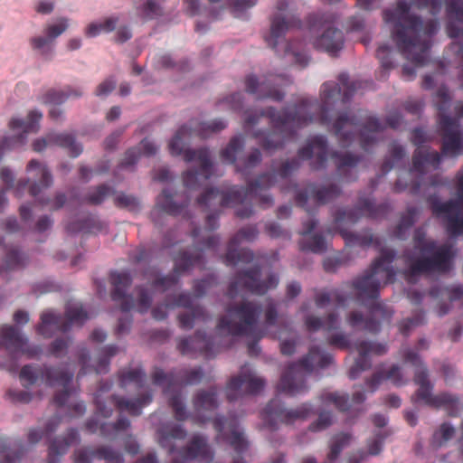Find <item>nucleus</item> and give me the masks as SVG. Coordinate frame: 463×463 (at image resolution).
Here are the masks:
<instances>
[{"label":"nucleus","mask_w":463,"mask_h":463,"mask_svg":"<svg viewBox=\"0 0 463 463\" xmlns=\"http://www.w3.org/2000/svg\"><path fill=\"white\" fill-rule=\"evenodd\" d=\"M356 88L354 82H349L346 73L338 76V82L327 81L321 87V103L315 99H302L293 109L286 108L281 111L269 107L260 111L246 110L244 129L256 125L262 117L268 118L273 131L258 130L253 137L259 139L261 147L269 152L280 149L288 139L293 138L298 130L313 122L328 127L331 119L329 111L338 101L349 102Z\"/></svg>","instance_id":"1"},{"label":"nucleus","mask_w":463,"mask_h":463,"mask_svg":"<svg viewBox=\"0 0 463 463\" xmlns=\"http://www.w3.org/2000/svg\"><path fill=\"white\" fill-rule=\"evenodd\" d=\"M430 0H411L407 3L398 0L394 9L383 12L385 23L392 24V37L400 52L416 66L427 63L431 47V39L437 33L439 23L436 19L423 20L411 13V6L418 9L429 7Z\"/></svg>","instance_id":"2"},{"label":"nucleus","mask_w":463,"mask_h":463,"mask_svg":"<svg viewBox=\"0 0 463 463\" xmlns=\"http://www.w3.org/2000/svg\"><path fill=\"white\" fill-rule=\"evenodd\" d=\"M300 167L298 158L288 159L281 164L277 172L264 173L258 176L255 181L249 182L246 187L232 185L226 190L217 188L207 189L198 199L200 206L210 208L216 204L222 207H233L244 202L248 195L258 198L259 205L262 209H268L274 203L270 194L261 192L272 187L276 183V175L282 179L288 178Z\"/></svg>","instance_id":"3"},{"label":"nucleus","mask_w":463,"mask_h":463,"mask_svg":"<svg viewBox=\"0 0 463 463\" xmlns=\"http://www.w3.org/2000/svg\"><path fill=\"white\" fill-rule=\"evenodd\" d=\"M227 124L222 119H214L210 122H193L192 127L182 126L170 140L168 147L173 156L184 155L185 162L196 161L200 164L199 170H188L183 175L184 185L188 189H196L201 185V180L206 182L213 174V163L210 152L206 147L199 149H184V137L195 135L206 138L210 135L224 129Z\"/></svg>","instance_id":"4"},{"label":"nucleus","mask_w":463,"mask_h":463,"mask_svg":"<svg viewBox=\"0 0 463 463\" xmlns=\"http://www.w3.org/2000/svg\"><path fill=\"white\" fill-rule=\"evenodd\" d=\"M225 311L226 315L219 318L217 329L232 336L252 337L254 340L248 344V353L250 356H257L260 352L258 341L264 336V332L257 326L260 306L245 300L229 305Z\"/></svg>","instance_id":"5"},{"label":"nucleus","mask_w":463,"mask_h":463,"mask_svg":"<svg viewBox=\"0 0 463 463\" xmlns=\"http://www.w3.org/2000/svg\"><path fill=\"white\" fill-rule=\"evenodd\" d=\"M300 159L310 160L313 170H322L326 167L328 157L333 161L339 178L344 182H354L357 179L356 166L362 156L350 152L328 151V143L325 136L317 135L308 139L307 145L298 149Z\"/></svg>","instance_id":"6"},{"label":"nucleus","mask_w":463,"mask_h":463,"mask_svg":"<svg viewBox=\"0 0 463 463\" xmlns=\"http://www.w3.org/2000/svg\"><path fill=\"white\" fill-rule=\"evenodd\" d=\"M156 435L160 447L170 455H175L171 463H188L195 459L208 463L213 458L207 438L200 433L192 435L184 446L177 449L174 440H184L187 437V430L179 424H165L157 430Z\"/></svg>","instance_id":"7"},{"label":"nucleus","mask_w":463,"mask_h":463,"mask_svg":"<svg viewBox=\"0 0 463 463\" xmlns=\"http://www.w3.org/2000/svg\"><path fill=\"white\" fill-rule=\"evenodd\" d=\"M391 210L389 203L375 204L373 200L367 197L360 196L355 206L349 210H340L335 217V226L349 246L368 247L378 245L380 241L377 238L369 232L355 233L345 228V224L354 225L362 217L365 216L371 219H380L385 217Z\"/></svg>","instance_id":"8"},{"label":"nucleus","mask_w":463,"mask_h":463,"mask_svg":"<svg viewBox=\"0 0 463 463\" xmlns=\"http://www.w3.org/2000/svg\"><path fill=\"white\" fill-rule=\"evenodd\" d=\"M358 114L340 113L330 130L343 147H348L359 131L360 146L363 150L369 152L378 142V135L383 131L384 126L375 117H364L362 110Z\"/></svg>","instance_id":"9"},{"label":"nucleus","mask_w":463,"mask_h":463,"mask_svg":"<svg viewBox=\"0 0 463 463\" xmlns=\"http://www.w3.org/2000/svg\"><path fill=\"white\" fill-rule=\"evenodd\" d=\"M396 252L393 250H383L381 255L364 273L354 279L349 286L354 290L356 299L366 306L369 300L379 297L381 283H393L396 271L392 267Z\"/></svg>","instance_id":"10"},{"label":"nucleus","mask_w":463,"mask_h":463,"mask_svg":"<svg viewBox=\"0 0 463 463\" xmlns=\"http://www.w3.org/2000/svg\"><path fill=\"white\" fill-rule=\"evenodd\" d=\"M332 362L330 354L320 351L317 346L310 347L307 355L287 367L277 385L278 392L296 396L307 392V376L316 368L324 369Z\"/></svg>","instance_id":"11"},{"label":"nucleus","mask_w":463,"mask_h":463,"mask_svg":"<svg viewBox=\"0 0 463 463\" xmlns=\"http://www.w3.org/2000/svg\"><path fill=\"white\" fill-rule=\"evenodd\" d=\"M404 363L415 367L414 383L419 385L415 392V401H421L424 404L436 409L443 408L450 416H456L459 411V399L448 392L438 395L432 394L433 385L429 380L428 369L424 365L418 353L410 348L401 350Z\"/></svg>","instance_id":"12"},{"label":"nucleus","mask_w":463,"mask_h":463,"mask_svg":"<svg viewBox=\"0 0 463 463\" xmlns=\"http://www.w3.org/2000/svg\"><path fill=\"white\" fill-rule=\"evenodd\" d=\"M450 95L446 86L436 92L435 105L439 110V131L441 137L440 156L457 158L463 156V129L458 118L446 115L450 106Z\"/></svg>","instance_id":"13"},{"label":"nucleus","mask_w":463,"mask_h":463,"mask_svg":"<svg viewBox=\"0 0 463 463\" xmlns=\"http://www.w3.org/2000/svg\"><path fill=\"white\" fill-rule=\"evenodd\" d=\"M454 257L453 247L448 243L437 245L430 253H421L419 256L410 253L406 255L404 279L408 283L415 284L422 275L448 273L452 268Z\"/></svg>","instance_id":"14"},{"label":"nucleus","mask_w":463,"mask_h":463,"mask_svg":"<svg viewBox=\"0 0 463 463\" xmlns=\"http://www.w3.org/2000/svg\"><path fill=\"white\" fill-rule=\"evenodd\" d=\"M454 199L442 202L437 194L428 196L432 215L440 220L450 237L463 235V165L455 175Z\"/></svg>","instance_id":"15"},{"label":"nucleus","mask_w":463,"mask_h":463,"mask_svg":"<svg viewBox=\"0 0 463 463\" xmlns=\"http://www.w3.org/2000/svg\"><path fill=\"white\" fill-rule=\"evenodd\" d=\"M200 233L201 228L196 227L193 229L191 235L194 238V242L201 245L202 248L196 250L194 254L186 250L179 251L173 257V273L156 279L151 284L152 287L155 288H161L163 291H165L175 286L179 281L180 276L184 272L189 271L195 266L201 268L204 266L203 250H215L219 244L220 238L219 236L213 235L201 241L199 239Z\"/></svg>","instance_id":"16"},{"label":"nucleus","mask_w":463,"mask_h":463,"mask_svg":"<svg viewBox=\"0 0 463 463\" xmlns=\"http://www.w3.org/2000/svg\"><path fill=\"white\" fill-rule=\"evenodd\" d=\"M288 7V0H278L277 13L270 16V29L269 32L264 36V40L272 50L279 52V44L283 45L284 55L291 54L293 61L302 68L308 63V57L293 49L292 43L285 40L287 32L294 27H299L301 21L298 17L293 14H287L285 12Z\"/></svg>","instance_id":"17"},{"label":"nucleus","mask_w":463,"mask_h":463,"mask_svg":"<svg viewBox=\"0 0 463 463\" xmlns=\"http://www.w3.org/2000/svg\"><path fill=\"white\" fill-rule=\"evenodd\" d=\"M74 373L70 372L62 366H52L43 364H26L22 367L19 378L24 387L28 388L41 379L47 386H61L62 391L56 392L53 397V403L58 407L66 404L70 395V384L73 379Z\"/></svg>","instance_id":"18"},{"label":"nucleus","mask_w":463,"mask_h":463,"mask_svg":"<svg viewBox=\"0 0 463 463\" xmlns=\"http://www.w3.org/2000/svg\"><path fill=\"white\" fill-rule=\"evenodd\" d=\"M168 404L176 420L184 421L190 419L194 423L202 425L210 420V416L206 413L214 411L219 406L218 389L212 386L207 390L197 391L192 400V413H188L179 390L169 396Z\"/></svg>","instance_id":"19"},{"label":"nucleus","mask_w":463,"mask_h":463,"mask_svg":"<svg viewBox=\"0 0 463 463\" xmlns=\"http://www.w3.org/2000/svg\"><path fill=\"white\" fill-rule=\"evenodd\" d=\"M4 346L10 353V359L0 363V366L11 373H15L19 364L17 357L25 355L27 358H34L41 354L42 348L39 345H29L28 339L20 330L10 325L0 327V347Z\"/></svg>","instance_id":"20"},{"label":"nucleus","mask_w":463,"mask_h":463,"mask_svg":"<svg viewBox=\"0 0 463 463\" xmlns=\"http://www.w3.org/2000/svg\"><path fill=\"white\" fill-rule=\"evenodd\" d=\"M89 318V314L81 304L70 303L65 309V317L52 311L43 312L36 330L39 335L51 337L56 332H67L71 326H82Z\"/></svg>","instance_id":"21"},{"label":"nucleus","mask_w":463,"mask_h":463,"mask_svg":"<svg viewBox=\"0 0 463 463\" xmlns=\"http://www.w3.org/2000/svg\"><path fill=\"white\" fill-rule=\"evenodd\" d=\"M260 268H253L238 271L231 281L226 295L233 299L241 289L249 291L254 295L262 296L269 289L276 288L279 285V276L270 273L265 280H260Z\"/></svg>","instance_id":"22"},{"label":"nucleus","mask_w":463,"mask_h":463,"mask_svg":"<svg viewBox=\"0 0 463 463\" xmlns=\"http://www.w3.org/2000/svg\"><path fill=\"white\" fill-rule=\"evenodd\" d=\"M203 377L201 367L174 369L168 373L156 367L152 373L153 383L163 386L164 393L170 396L177 392L174 390L175 387L198 384Z\"/></svg>","instance_id":"23"},{"label":"nucleus","mask_w":463,"mask_h":463,"mask_svg":"<svg viewBox=\"0 0 463 463\" xmlns=\"http://www.w3.org/2000/svg\"><path fill=\"white\" fill-rule=\"evenodd\" d=\"M411 140L418 147L412 156V167L405 174L411 175L412 172H416L422 176L429 169H439L441 164L439 153L429 146H422V144L428 141L426 132L420 128H414Z\"/></svg>","instance_id":"24"},{"label":"nucleus","mask_w":463,"mask_h":463,"mask_svg":"<svg viewBox=\"0 0 463 463\" xmlns=\"http://www.w3.org/2000/svg\"><path fill=\"white\" fill-rule=\"evenodd\" d=\"M312 412V406L303 403L294 410H288L278 398L272 399L261 412L262 420L270 430H276L278 423L292 424L298 420L307 419Z\"/></svg>","instance_id":"25"},{"label":"nucleus","mask_w":463,"mask_h":463,"mask_svg":"<svg viewBox=\"0 0 463 463\" xmlns=\"http://www.w3.org/2000/svg\"><path fill=\"white\" fill-rule=\"evenodd\" d=\"M213 427L217 431V439L228 443L239 455L233 458L232 463H246L241 455L248 449L249 442L240 430L238 420L218 416L213 420Z\"/></svg>","instance_id":"26"},{"label":"nucleus","mask_w":463,"mask_h":463,"mask_svg":"<svg viewBox=\"0 0 463 463\" xmlns=\"http://www.w3.org/2000/svg\"><path fill=\"white\" fill-rule=\"evenodd\" d=\"M244 140L239 135L233 137L227 146L221 151V158L223 162L228 164H235L236 171L241 173L244 177H247L250 171L257 166L262 159L260 151L258 148L253 149L249 156L243 159H240L237 163V155L243 150Z\"/></svg>","instance_id":"27"},{"label":"nucleus","mask_w":463,"mask_h":463,"mask_svg":"<svg viewBox=\"0 0 463 463\" xmlns=\"http://www.w3.org/2000/svg\"><path fill=\"white\" fill-rule=\"evenodd\" d=\"M446 13L449 18L446 30L450 38L463 39V0H445ZM451 49L461 68L460 80L463 87V43H453Z\"/></svg>","instance_id":"28"},{"label":"nucleus","mask_w":463,"mask_h":463,"mask_svg":"<svg viewBox=\"0 0 463 463\" xmlns=\"http://www.w3.org/2000/svg\"><path fill=\"white\" fill-rule=\"evenodd\" d=\"M258 234L259 231L256 225H248L240 229L228 243L227 252L223 259L224 263L227 266H234L240 262H251L254 258L253 252L249 249L237 250V246L241 241H253Z\"/></svg>","instance_id":"29"},{"label":"nucleus","mask_w":463,"mask_h":463,"mask_svg":"<svg viewBox=\"0 0 463 463\" xmlns=\"http://www.w3.org/2000/svg\"><path fill=\"white\" fill-rule=\"evenodd\" d=\"M152 402L151 392H146L140 394L134 400H129L118 395H112L110 397L109 405L114 404L118 410L121 411H128L132 416H138L141 414V410L144 406L149 404ZM95 403L97 413L103 418H109L112 415L111 406H107L105 402L99 400V394L95 397Z\"/></svg>","instance_id":"30"},{"label":"nucleus","mask_w":463,"mask_h":463,"mask_svg":"<svg viewBox=\"0 0 463 463\" xmlns=\"http://www.w3.org/2000/svg\"><path fill=\"white\" fill-rule=\"evenodd\" d=\"M288 80L283 75H269L263 80H260L255 75L250 74L245 78V89L257 99H270L275 101L283 99L285 94L278 87L281 82Z\"/></svg>","instance_id":"31"},{"label":"nucleus","mask_w":463,"mask_h":463,"mask_svg":"<svg viewBox=\"0 0 463 463\" xmlns=\"http://www.w3.org/2000/svg\"><path fill=\"white\" fill-rule=\"evenodd\" d=\"M265 385L262 378L257 377L253 373L243 367L241 372L232 377L226 385V398L228 401H236L243 395L259 393Z\"/></svg>","instance_id":"32"},{"label":"nucleus","mask_w":463,"mask_h":463,"mask_svg":"<svg viewBox=\"0 0 463 463\" xmlns=\"http://www.w3.org/2000/svg\"><path fill=\"white\" fill-rule=\"evenodd\" d=\"M169 303L174 307L189 309V311L180 313L177 316L179 327L184 330H191L195 322L206 323L211 319V316L204 307L192 305V298L189 293H180L174 298L173 302Z\"/></svg>","instance_id":"33"},{"label":"nucleus","mask_w":463,"mask_h":463,"mask_svg":"<svg viewBox=\"0 0 463 463\" xmlns=\"http://www.w3.org/2000/svg\"><path fill=\"white\" fill-rule=\"evenodd\" d=\"M341 188L337 184L317 187L315 184H309L305 190L298 191L295 200L298 206L310 213L307 204L309 200L317 206L326 204L337 198L341 194Z\"/></svg>","instance_id":"34"},{"label":"nucleus","mask_w":463,"mask_h":463,"mask_svg":"<svg viewBox=\"0 0 463 463\" xmlns=\"http://www.w3.org/2000/svg\"><path fill=\"white\" fill-rule=\"evenodd\" d=\"M355 349L358 352V357L348 373L349 378L352 380L358 378L363 372L371 368V355H383L386 354L387 345L383 343L364 340L356 343Z\"/></svg>","instance_id":"35"},{"label":"nucleus","mask_w":463,"mask_h":463,"mask_svg":"<svg viewBox=\"0 0 463 463\" xmlns=\"http://www.w3.org/2000/svg\"><path fill=\"white\" fill-rule=\"evenodd\" d=\"M118 352V347L115 345H109L102 348L100 355L94 366L89 364L90 356L89 351L82 347L79 350L78 358L81 368L79 372L78 377H80L88 373L95 372L96 373H106L109 372L110 358Z\"/></svg>","instance_id":"36"},{"label":"nucleus","mask_w":463,"mask_h":463,"mask_svg":"<svg viewBox=\"0 0 463 463\" xmlns=\"http://www.w3.org/2000/svg\"><path fill=\"white\" fill-rule=\"evenodd\" d=\"M110 283L113 287L111 298L114 301H120V309L128 312L134 307V299L131 295H126L127 289L132 283V277L128 271H112L110 273Z\"/></svg>","instance_id":"37"},{"label":"nucleus","mask_w":463,"mask_h":463,"mask_svg":"<svg viewBox=\"0 0 463 463\" xmlns=\"http://www.w3.org/2000/svg\"><path fill=\"white\" fill-rule=\"evenodd\" d=\"M213 347L212 339L201 330H197L191 337L179 339L177 343V349L183 355L198 353L206 358H210L213 354Z\"/></svg>","instance_id":"38"},{"label":"nucleus","mask_w":463,"mask_h":463,"mask_svg":"<svg viewBox=\"0 0 463 463\" xmlns=\"http://www.w3.org/2000/svg\"><path fill=\"white\" fill-rule=\"evenodd\" d=\"M49 145L68 149L71 157H78L82 153V146L75 141L72 135L67 133L49 134L46 138L36 139L33 143V148L35 152H42Z\"/></svg>","instance_id":"39"},{"label":"nucleus","mask_w":463,"mask_h":463,"mask_svg":"<svg viewBox=\"0 0 463 463\" xmlns=\"http://www.w3.org/2000/svg\"><path fill=\"white\" fill-rule=\"evenodd\" d=\"M365 399L364 391H355L351 400L347 394L338 392H325L321 395L323 403H332L340 411H361L358 407L363 405Z\"/></svg>","instance_id":"40"},{"label":"nucleus","mask_w":463,"mask_h":463,"mask_svg":"<svg viewBox=\"0 0 463 463\" xmlns=\"http://www.w3.org/2000/svg\"><path fill=\"white\" fill-rule=\"evenodd\" d=\"M381 310L382 305L375 303L367 317H364L360 311H351L346 316V322L354 330H363L375 334L380 330V322L374 317V314Z\"/></svg>","instance_id":"41"},{"label":"nucleus","mask_w":463,"mask_h":463,"mask_svg":"<svg viewBox=\"0 0 463 463\" xmlns=\"http://www.w3.org/2000/svg\"><path fill=\"white\" fill-rule=\"evenodd\" d=\"M80 442V435L76 429H69L63 437L53 439L48 448V463H61V458L69 449Z\"/></svg>","instance_id":"42"},{"label":"nucleus","mask_w":463,"mask_h":463,"mask_svg":"<svg viewBox=\"0 0 463 463\" xmlns=\"http://www.w3.org/2000/svg\"><path fill=\"white\" fill-rule=\"evenodd\" d=\"M344 43L345 38L343 32L332 27L326 28V30L313 42V45L316 49L323 50L331 56H336L343 49Z\"/></svg>","instance_id":"43"},{"label":"nucleus","mask_w":463,"mask_h":463,"mask_svg":"<svg viewBox=\"0 0 463 463\" xmlns=\"http://www.w3.org/2000/svg\"><path fill=\"white\" fill-rule=\"evenodd\" d=\"M27 171H36L37 175H40L39 182H34L29 186V193L32 196L36 197L43 189H46L52 184V175L51 172L38 160L32 159L28 163Z\"/></svg>","instance_id":"44"},{"label":"nucleus","mask_w":463,"mask_h":463,"mask_svg":"<svg viewBox=\"0 0 463 463\" xmlns=\"http://www.w3.org/2000/svg\"><path fill=\"white\" fill-rule=\"evenodd\" d=\"M157 151V146L147 138L143 139L137 147L129 148L120 163L121 168H128L133 166L141 154L150 156H154Z\"/></svg>","instance_id":"45"},{"label":"nucleus","mask_w":463,"mask_h":463,"mask_svg":"<svg viewBox=\"0 0 463 463\" xmlns=\"http://www.w3.org/2000/svg\"><path fill=\"white\" fill-rule=\"evenodd\" d=\"M115 190L108 184H100L90 187L87 194L82 196H77L80 204L99 205L109 196L114 195Z\"/></svg>","instance_id":"46"},{"label":"nucleus","mask_w":463,"mask_h":463,"mask_svg":"<svg viewBox=\"0 0 463 463\" xmlns=\"http://www.w3.org/2000/svg\"><path fill=\"white\" fill-rule=\"evenodd\" d=\"M305 325L309 332H316L323 328L325 331H332L338 328V316L335 313L327 315L325 320L316 316H307Z\"/></svg>","instance_id":"47"},{"label":"nucleus","mask_w":463,"mask_h":463,"mask_svg":"<svg viewBox=\"0 0 463 463\" xmlns=\"http://www.w3.org/2000/svg\"><path fill=\"white\" fill-rule=\"evenodd\" d=\"M28 261V257L16 247L5 249L4 264L0 267V274L3 271L14 270L24 268Z\"/></svg>","instance_id":"48"},{"label":"nucleus","mask_w":463,"mask_h":463,"mask_svg":"<svg viewBox=\"0 0 463 463\" xmlns=\"http://www.w3.org/2000/svg\"><path fill=\"white\" fill-rule=\"evenodd\" d=\"M82 91L80 89H72L66 87L64 90H58L55 89L48 90L45 94L41 98L42 102L44 104L61 105L65 102L70 97H80Z\"/></svg>","instance_id":"49"},{"label":"nucleus","mask_w":463,"mask_h":463,"mask_svg":"<svg viewBox=\"0 0 463 463\" xmlns=\"http://www.w3.org/2000/svg\"><path fill=\"white\" fill-rule=\"evenodd\" d=\"M284 334L289 335L290 337L288 339H283L280 342V352L284 355H292L296 351L299 336L297 332L293 330L291 324L288 322L279 324V338H281Z\"/></svg>","instance_id":"50"},{"label":"nucleus","mask_w":463,"mask_h":463,"mask_svg":"<svg viewBox=\"0 0 463 463\" xmlns=\"http://www.w3.org/2000/svg\"><path fill=\"white\" fill-rule=\"evenodd\" d=\"M352 440L349 433L340 432L332 437L329 444V452L325 463H335L342 450L347 447Z\"/></svg>","instance_id":"51"},{"label":"nucleus","mask_w":463,"mask_h":463,"mask_svg":"<svg viewBox=\"0 0 463 463\" xmlns=\"http://www.w3.org/2000/svg\"><path fill=\"white\" fill-rule=\"evenodd\" d=\"M188 204L185 201L183 204H178L173 200V194L167 190L164 189L162 194L157 197L156 207L162 212L170 215L176 216L180 214L184 207Z\"/></svg>","instance_id":"52"},{"label":"nucleus","mask_w":463,"mask_h":463,"mask_svg":"<svg viewBox=\"0 0 463 463\" xmlns=\"http://www.w3.org/2000/svg\"><path fill=\"white\" fill-rule=\"evenodd\" d=\"M210 4L222 2V0H208ZM257 0H223L222 10L227 8L234 17L241 18L245 12L257 5Z\"/></svg>","instance_id":"53"},{"label":"nucleus","mask_w":463,"mask_h":463,"mask_svg":"<svg viewBox=\"0 0 463 463\" xmlns=\"http://www.w3.org/2000/svg\"><path fill=\"white\" fill-rule=\"evenodd\" d=\"M118 381L121 388L134 383L137 389H141L146 381V373L142 368L124 370L119 373Z\"/></svg>","instance_id":"54"},{"label":"nucleus","mask_w":463,"mask_h":463,"mask_svg":"<svg viewBox=\"0 0 463 463\" xmlns=\"http://www.w3.org/2000/svg\"><path fill=\"white\" fill-rule=\"evenodd\" d=\"M24 454L21 444H7L5 439H0V463H15Z\"/></svg>","instance_id":"55"},{"label":"nucleus","mask_w":463,"mask_h":463,"mask_svg":"<svg viewBox=\"0 0 463 463\" xmlns=\"http://www.w3.org/2000/svg\"><path fill=\"white\" fill-rule=\"evenodd\" d=\"M414 249L420 253H430L437 248V241L433 239H427V232L423 227H418L413 233Z\"/></svg>","instance_id":"56"},{"label":"nucleus","mask_w":463,"mask_h":463,"mask_svg":"<svg viewBox=\"0 0 463 463\" xmlns=\"http://www.w3.org/2000/svg\"><path fill=\"white\" fill-rule=\"evenodd\" d=\"M118 22V17L109 16L103 21L90 24L86 30L85 34L88 37H96L101 33H110L115 30Z\"/></svg>","instance_id":"57"},{"label":"nucleus","mask_w":463,"mask_h":463,"mask_svg":"<svg viewBox=\"0 0 463 463\" xmlns=\"http://www.w3.org/2000/svg\"><path fill=\"white\" fill-rule=\"evenodd\" d=\"M347 298L338 289H334L330 292H318L315 297V303L317 307H324L330 304L332 301L337 307H344L346 303Z\"/></svg>","instance_id":"58"},{"label":"nucleus","mask_w":463,"mask_h":463,"mask_svg":"<svg viewBox=\"0 0 463 463\" xmlns=\"http://www.w3.org/2000/svg\"><path fill=\"white\" fill-rule=\"evenodd\" d=\"M419 211L416 207H408L406 213L401 217L400 222L395 228L396 238L405 239L407 231L415 223Z\"/></svg>","instance_id":"59"},{"label":"nucleus","mask_w":463,"mask_h":463,"mask_svg":"<svg viewBox=\"0 0 463 463\" xmlns=\"http://www.w3.org/2000/svg\"><path fill=\"white\" fill-rule=\"evenodd\" d=\"M130 420L126 417H120L114 423H102L99 428V435L108 439H114L119 431L128 430Z\"/></svg>","instance_id":"60"},{"label":"nucleus","mask_w":463,"mask_h":463,"mask_svg":"<svg viewBox=\"0 0 463 463\" xmlns=\"http://www.w3.org/2000/svg\"><path fill=\"white\" fill-rule=\"evenodd\" d=\"M101 223L93 216H89L85 220L71 222L67 224L66 231L69 233H76L80 232H91L94 230H100Z\"/></svg>","instance_id":"61"},{"label":"nucleus","mask_w":463,"mask_h":463,"mask_svg":"<svg viewBox=\"0 0 463 463\" xmlns=\"http://www.w3.org/2000/svg\"><path fill=\"white\" fill-rule=\"evenodd\" d=\"M299 250L302 251H312L314 253H322L326 250V242L324 236L314 234L313 236L300 240L298 242Z\"/></svg>","instance_id":"62"},{"label":"nucleus","mask_w":463,"mask_h":463,"mask_svg":"<svg viewBox=\"0 0 463 463\" xmlns=\"http://www.w3.org/2000/svg\"><path fill=\"white\" fill-rule=\"evenodd\" d=\"M96 458L105 463H124L123 454L110 446L102 445L94 449Z\"/></svg>","instance_id":"63"},{"label":"nucleus","mask_w":463,"mask_h":463,"mask_svg":"<svg viewBox=\"0 0 463 463\" xmlns=\"http://www.w3.org/2000/svg\"><path fill=\"white\" fill-rule=\"evenodd\" d=\"M390 156L391 157L386 159L382 165V174L386 175L393 166L404 157L405 150L404 147L395 142L390 146Z\"/></svg>","instance_id":"64"}]
</instances>
